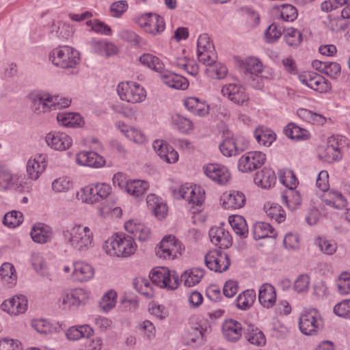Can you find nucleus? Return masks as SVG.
Wrapping results in <instances>:
<instances>
[{"mask_svg": "<svg viewBox=\"0 0 350 350\" xmlns=\"http://www.w3.org/2000/svg\"><path fill=\"white\" fill-rule=\"evenodd\" d=\"M65 243L78 252H85L93 245V233L88 226L76 225L63 230Z\"/></svg>", "mask_w": 350, "mask_h": 350, "instance_id": "obj_1", "label": "nucleus"}, {"mask_svg": "<svg viewBox=\"0 0 350 350\" xmlns=\"http://www.w3.org/2000/svg\"><path fill=\"white\" fill-rule=\"evenodd\" d=\"M103 247L110 256L127 258L135 252L137 244L133 237L116 233L105 242Z\"/></svg>", "mask_w": 350, "mask_h": 350, "instance_id": "obj_2", "label": "nucleus"}, {"mask_svg": "<svg viewBox=\"0 0 350 350\" xmlns=\"http://www.w3.org/2000/svg\"><path fill=\"white\" fill-rule=\"evenodd\" d=\"M52 63L62 68H74L79 62V53L68 46L54 49L49 55Z\"/></svg>", "mask_w": 350, "mask_h": 350, "instance_id": "obj_3", "label": "nucleus"}, {"mask_svg": "<svg viewBox=\"0 0 350 350\" xmlns=\"http://www.w3.org/2000/svg\"><path fill=\"white\" fill-rule=\"evenodd\" d=\"M150 278L153 284L167 290H176L179 285L177 273L175 271L172 272L167 267H157L152 269Z\"/></svg>", "mask_w": 350, "mask_h": 350, "instance_id": "obj_4", "label": "nucleus"}, {"mask_svg": "<svg viewBox=\"0 0 350 350\" xmlns=\"http://www.w3.org/2000/svg\"><path fill=\"white\" fill-rule=\"evenodd\" d=\"M117 92L121 100L131 103H141L145 100L144 88L136 82H121L118 85Z\"/></svg>", "mask_w": 350, "mask_h": 350, "instance_id": "obj_5", "label": "nucleus"}, {"mask_svg": "<svg viewBox=\"0 0 350 350\" xmlns=\"http://www.w3.org/2000/svg\"><path fill=\"white\" fill-rule=\"evenodd\" d=\"M299 325L304 334L312 336L322 329L323 321L317 310L312 308L301 315Z\"/></svg>", "mask_w": 350, "mask_h": 350, "instance_id": "obj_6", "label": "nucleus"}, {"mask_svg": "<svg viewBox=\"0 0 350 350\" xmlns=\"http://www.w3.org/2000/svg\"><path fill=\"white\" fill-rule=\"evenodd\" d=\"M184 247L173 235L165 236L161 241L159 245L155 248L156 255L163 259L172 260L181 254Z\"/></svg>", "mask_w": 350, "mask_h": 350, "instance_id": "obj_7", "label": "nucleus"}, {"mask_svg": "<svg viewBox=\"0 0 350 350\" xmlns=\"http://www.w3.org/2000/svg\"><path fill=\"white\" fill-rule=\"evenodd\" d=\"M204 262L210 270L219 273L228 270L230 265L229 256L219 250L208 252L204 256Z\"/></svg>", "mask_w": 350, "mask_h": 350, "instance_id": "obj_8", "label": "nucleus"}, {"mask_svg": "<svg viewBox=\"0 0 350 350\" xmlns=\"http://www.w3.org/2000/svg\"><path fill=\"white\" fill-rule=\"evenodd\" d=\"M174 197L176 199H185L190 204L201 205L205 198V192L200 187H187L183 185L178 189H172Z\"/></svg>", "mask_w": 350, "mask_h": 350, "instance_id": "obj_9", "label": "nucleus"}, {"mask_svg": "<svg viewBox=\"0 0 350 350\" xmlns=\"http://www.w3.org/2000/svg\"><path fill=\"white\" fill-rule=\"evenodd\" d=\"M266 155L260 151H251L239 160L238 168L242 172H250L260 168L266 161Z\"/></svg>", "mask_w": 350, "mask_h": 350, "instance_id": "obj_10", "label": "nucleus"}, {"mask_svg": "<svg viewBox=\"0 0 350 350\" xmlns=\"http://www.w3.org/2000/svg\"><path fill=\"white\" fill-rule=\"evenodd\" d=\"M137 23L152 35L159 34L165 29L163 18L157 14H144L137 18Z\"/></svg>", "mask_w": 350, "mask_h": 350, "instance_id": "obj_11", "label": "nucleus"}, {"mask_svg": "<svg viewBox=\"0 0 350 350\" xmlns=\"http://www.w3.org/2000/svg\"><path fill=\"white\" fill-rule=\"evenodd\" d=\"M83 192L87 198L86 201L95 203L101 200L106 199L111 192V187L106 183H93L83 189Z\"/></svg>", "mask_w": 350, "mask_h": 350, "instance_id": "obj_12", "label": "nucleus"}, {"mask_svg": "<svg viewBox=\"0 0 350 350\" xmlns=\"http://www.w3.org/2000/svg\"><path fill=\"white\" fill-rule=\"evenodd\" d=\"M31 109L36 114H41L52 110L51 96L44 92H33L29 95Z\"/></svg>", "mask_w": 350, "mask_h": 350, "instance_id": "obj_13", "label": "nucleus"}, {"mask_svg": "<svg viewBox=\"0 0 350 350\" xmlns=\"http://www.w3.org/2000/svg\"><path fill=\"white\" fill-rule=\"evenodd\" d=\"M342 136H331L327 139V145L320 157L329 163L339 161L342 158L339 144Z\"/></svg>", "mask_w": 350, "mask_h": 350, "instance_id": "obj_14", "label": "nucleus"}, {"mask_svg": "<svg viewBox=\"0 0 350 350\" xmlns=\"http://www.w3.org/2000/svg\"><path fill=\"white\" fill-rule=\"evenodd\" d=\"M204 174L211 180L219 185L226 184L230 178V174L224 165L217 163H210L203 167Z\"/></svg>", "mask_w": 350, "mask_h": 350, "instance_id": "obj_15", "label": "nucleus"}, {"mask_svg": "<svg viewBox=\"0 0 350 350\" xmlns=\"http://www.w3.org/2000/svg\"><path fill=\"white\" fill-rule=\"evenodd\" d=\"M211 241L219 248L227 249L232 245V239L229 232L224 228V224L212 227L208 232Z\"/></svg>", "mask_w": 350, "mask_h": 350, "instance_id": "obj_16", "label": "nucleus"}, {"mask_svg": "<svg viewBox=\"0 0 350 350\" xmlns=\"http://www.w3.org/2000/svg\"><path fill=\"white\" fill-rule=\"evenodd\" d=\"M246 327H243L242 324L235 320H226L222 325V333L226 340L229 342H236L245 333Z\"/></svg>", "mask_w": 350, "mask_h": 350, "instance_id": "obj_17", "label": "nucleus"}, {"mask_svg": "<svg viewBox=\"0 0 350 350\" xmlns=\"http://www.w3.org/2000/svg\"><path fill=\"white\" fill-rule=\"evenodd\" d=\"M1 308L9 314L18 315L24 313L27 308V300L25 296L18 295L10 299L4 301Z\"/></svg>", "mask_w": 350, "mask_h": 350, "instance_id": "obj_18", "label": "nucleus"}, {"mask_svg": "<svg viewBox=\"0 0 350 350\" xmlns=\"http://www.w3.org/2000/svg\"><path fill=\"white\" fill-rule=\"evenodd\" d=\"M46 142L54 150H65L72 144L71 137L65 133L51 132L46 136Z\"/></svg>", "mask_w": 350, "mask_h": 350, "instance_id": "obj_19", "label": "nucleus"}, {"mask_svg": "<svg viewBox=\"0 0 350 350\" xmlns=\"http://www.w3.org/2000/svg\"><path fill=\"white\" fill-rule=\"evenodd\" d=\"M76 162L80 165L98 168L105 165V159L96 152H81L76 156Z\"/></svg>", "mask_w": 350, "mask_h": 350, "instance_id": "obj_20", "label": "nucleus"}, {"mask_svg": "<svg viewBox=\"0 0 350 350\" xmlns=\"http://www.w3.org/2000/svg\"><path fill=\"white\" fill-rule=\"evenodd\" d=\"M125 230L133 235L132 237L140 241H147L151 238L150 228L144 224L137 223L134 220H129L125 223Z\"/></svg>", "mask_w": 350, "mask_h": 350, "instance_id": "obj_21", "label": "nucleus"}, {"mask_svg": "<svg viewBox=\"0 0 350 350\" xmlns=\"http://www.w3.org/2000/svg\"><path fill=\"white\" fill-rule=\"evenodd\" d=\"M30 234L34 242L41 244L51 241L53 237L52 228L43 223L33 225Z\"/></svg>", "mask_w": 350, "mask_h": 350, "instance_id": "obj_22", "label": "nucleus"}, {"mask_svg": "<svg viewBox=\"0 0 350 350\" xmlns=\"http://www.w3.org/2000/svg\"><path fill=\"white\" fill-rule=\"evenodd\" d=\"M224 96H227L231 101L237 105L243 104L248 100V96L244 89L234 83H229L224 85L221 89Z\"/></svg>", "mask_w": 350, "mask_h": 350, "instance_id": "obj_23", "label": "nucleus"}, {"mask_svg": "<svg viewBox=\"0 0 350 350\" xmlns=\"http://www.w3.org/2000/svg\"><path fill=\"white\" fill-rule=\"evenodd\" d=\"M160 75L163 83L172 88L186 90L189 86V81L186 78L169 70H163Z\"/></svg>", "mask_w": 350, "mask_h": 350, "instance_id": "obj_24", "label": "nucleus"}, {"mask_svg": "<svg viewBox=\"0 0 350 350\" xmlns=\"http://www.w3.org/2000/svg\"><path fill=\"white\" fill-rule=\"evenodd\" d=\"M46 166L45 156L39 154L33 159H29L27 163V173L28 177L33 180H37L44 171Z\"/></svg>", "mask_w": 350, "mask_h": 350, "instance_id": "obj_25", "label": "nucleus"}, {"mask_svg": "<svg viewBox=\"0 0 350 350\" xmlns=\"http://www.w3.org/2000/svg\"><path fill=\"white\" fill-rule=\"evenodd\" d=\"M94 275V270L90 265L82 261L73 264V271L71 276L74 280L80 282H86L92 279Z\"/></svg>", "mask_w": 350, "mask_h": 350, "instance_id": "obj_26", "label": "nucleus"}, {"mask_svg": "<svg viewBox=\"0 0 350 350\" xmlns=\"http://www.w3.org/2000/svg\"><path fill=\"white\" fill-rule=\"evenodd\" d=\"M258 301L264 308H272L276 301L275 288L268 283L261 285L258 291Z\"/></svg>", "mask_w": 350, "mask_h": 350, "instance_id": "obj_27", "label": "nucleus"}, {"mask_svg": "<svg viewBox=\"0 0 350 350\" xmlns=\"http://www.w3.org/2000/svg\"><path fill=\"white\" fill-rule=\"evenodd\" d=\"M245 200V196L242 192L233 191L228 194H224L222 205L228 209L240 208L244 206Z\"/></svg>", "mask_w": 350, "mask_h": 350, "instance_id": "obj_28", "label": "nucleus"}, {"mask_svg": "<svg viewBox=\"0 0 350 350\" xmlns=\"http://www.w3.org/2000/svg\"><path fill=\"white\" fill-rule=\"evenodd\" d=\"M254 180L258 186L268 189L275 185L276 176L271 169L263 168L256 174Z\"/></svg>", "mask_w": 350, "mask_h": 350, "instance_id": "obj_29", "label": "nucleus"}, {"mask_svg": "<svg viewBox=\"0 0 350 350\" xmlns=\"http://www.w3.org/2000/svg\"><path fill=\"white\" fill-rule=\"evenodd\" d=\"M57 120L60 124L67 127H80L84 124L83 118L78 113H58L57 115Z\"/></svg>", "mask_w": 350, "mask_h": 350, "instance_id": "obj_30", "label": "nucleus"}, {"mask_svg": "<svg viewBox=\"0 0 350 350\" xmlns=\"http://www.w3.org/2000/svg\"><path fill=\"white\" fill-rule=\"evenodd\" d=\"M184 105L189 111L198 116H204L209 111V106L196 97L186 98Z\"/></svg>", "mask_w": 350, "mask_h": 350, "instance_id": "obj_31", "label": "nucleus"}, {"mask_svg": "<svg viewBox=\"0 0 350 350\" xmlns=\"http://www.w3.org/2000/svg\"><path fill=\"white\" fill-rule=\"evenodd\" d=\"M254 239L256 240L266 237L275 238L277 233L275 229L266 222H257L252 228Z\"/></svg>", "mask_w": 350, "mask_h": 350, "instance_id": "obj_32", "label": "nucleus"}, {"mask_svg": "<svg viewBox=\"0 0 350 350\" xmlns=\"http://www.w3.org/2000/svg\"><path fill=\"white\" fill-rule=\"evenodd\" d=\"M228 221L233 231L241 239H245L248 235V228L244 217L241 215H230Z\"/></svg>", "mask_w": 350, "mask_h": 350, "instance_id": "obj_33", "label": "nucleus"}, {"mask_svg": "<svg viewBox=\"0 0 350 350\" xmlns=\"http://www.w3.org/2000/svg\"><path fill=\"white\" fill-rule=\"evenodd\" d=\"M324 197L326 204L337 209H342L347 206V202L342 194L336 190H327Z\"/></svg>", "mask_w": 350, "mask_h": 350, "instance_id": "obj_34", "label": "nucleus"}, {"mask_svg": "<svg viewBox=\"0 0 350 350\" xmlns=\"http://www.w3.org/2000/svg\"><path fill=\"white\" fill-rule=\"evenodd\" d=\"M149 184L148 182L142 180H130L126 183L125 191L136 197L139 198L144 195L148 189Z\"/></svg>", "mask_w": 350, "mask_h": 350, "instance_id": "obj_35", "label": "nucleus"}, {"mask_svg": "<svg viewBox=\"0 0 350 350\" xmlns=\"http://www.w3.org/2000/svg\"><path fill=\"white\" fill-rule=\"evenodd\" d=\"M146 202L150 209L154 212L157 217L163 218L165 216L167 212V207L156 195H148Z\"/></svg>", "mask_w": 350, "mask_h": 350, "instance_id": "obj_36", "label": "nucleus"}, {"mask_svg": "<svg viewBox=\"0 0 350 350\" xmlns=\"http://www.w3.org/2000/svg\"><path fill=\"white\" fill-rule=\"evenodd\" d=\"M245 335L247 340L256 346H262L266 342L264 334L253 325H247L245 329Z\"/></svg>", "mask_w": 350, "mask_h": 350, "instance_id": "obj_37", "label": "nucleus"}, {"mask_svg": "<svg viewBox=\"0 0 350 350\" xmlns=\"http://www.w3.org/2000/svg\"><path fill=\"white\" fill-rule=\"evenodd\" d=\"M93 333V329L90 325H83L69 328L66 332V336L70 340H76L81 338H88Z\"/></svg>", "mask_w": 350, "mask_h": 350, "instance_id": "obj_38", "label": "nucleus"}, {"mask_svg": "<svg viewBox=\"0 0 350 350\" xmlns=\"http://www.w3.org/2000/svg\"><path fill=\"white\" fill-rule=\"evenodd\" d=\"M281 198L282 202L291 211L297 209L301 203L300 193L295 189H288L282 193Z\"/></svg>", "mask_w": 350, "mask_h": 350, "instance_id": "obj_39", "label": "nucleus"}, {"mask_svg": "<svg viewBox=\"0 0 350 350\" xmlns=\"http://www.w3.org/2000/svg\"><path fill=\"white\" fill-rule=\"evenodd\" d=\"M0 276L4 283L8 287H12L16 284L17 275L14 265L9 262H4L0 268Z\"/></svg>", "mask_w": 350, "mask_h": 350, "instance_id": "obj_40", "label": "nucleus"}, {"mask_svg": "<svg viewBox=\"0 0 350 350\" xmlns=\"http://www.w3.org/2000/svg\"><path fill=\"white\" fill-rule=\"evenodd\" d=\"M308 88L319 92H326L331 90V83L322 76L312 73L310 75Z\"/></svg>", "mask_w": 350, "mask_h": 350, "instance_id": "obj_41", "label": "nucleus"}, {"mask_svg": "<svg viewBox=\"0 0 350 350\" xmlns=\"http://www.w3.org/2000/svg\"><path fill=\"white\" fill-rule=\"evenodd\" d=\"M242 68L245 70V77H252L262 71V64L255 57H247L243 62Z\"/></svg>", "mask_w": 350, "mask_h": 350, "instance_id": "obj_42", "label": "nucleus"}, {"mask_svg": "<svg viewBox=\"0 0 350 350\" xmlns=\"http://www.w3.org/2000/svg\"><path fill=\"white\" fill-rule=\"evenodd\" d=\"M275 134L264 126L258 127L254 131V137L259 144L269 146L275 139Z\"/></svg>", "mask_w": 350, "mask_h": 350, "instance_id": "obj_43", "label": "nucleus"}, {"mask_svg": "<svg viewBox=\"0 0 350 350\" xmlns=\"http://www.w3.org/2000/svg\"><path fill=\"white\" fill-rule=\"evenodd\" d=\"M139 62L144 66L154 70L160 74L164 70V64L159 57L150 53H144L139 58Z\"/></svg>", "mask_w": 350, "mask_h": 350, "instance_id": "obj_44", "label": "nucleus"}, {"mask_svg": "<svg viewBox=\"0 0 350 350\" xmlns=\"http://www.w3.org/2000/svg\"><path fill=\"white\" fill-rule=\"evenodd\" d=\"M204 275V271L199 268H193L185 271L181 275L187 286L191 287L198 284Z\"/></svg>", "mask_w": 350, "mask_h": 350, "instance_id": "obj_45", "label": "nucleus"}, {"mask_svg": "<svg viewBox=\"0 0 350 350\" xmlns=\"http://www.w3.org/2000/svg\"><path fill=\"white\" fill-rule=\"evenodd\" d=\"M264 209L267 215L278 223L283 222L286 219V213L282 206L278 204L267 202Z\"/></svg>", "mask_w": 350, "mask_h": 350, "instance_id": "obj_46", "label": "nucleus"}, {"mask_svg": "<svg viewBox=\"0 0 350 350\" xmlns=\"http://www.w3.org/2000/svg\"><path fill=\"white\" fill-rule=\"evenodd\" d=\"M256 299V292L254 290H246L241 293L236 299V306L241 310L249 308Z\"/></svg>", "mask_w": 350, "mask_h": 350, "instance_id": "obj_47", "label": "nucleus"}, {"mask_svg": "<svg viewBox=\"0 0 350 350\" xmlns=\"http://www.w3.org/2000/svg\"><path fill=\"white\" fill-rule=\"evenodd\" d=\"M284 133L292 139H305L308 137V131L294 123H289L284 129Z\"/></svg>", "mask_w": 350, "mask_h": 350, "instance_id": "obj_48", "label": "nucleus"}, {"mask_svg": "<svg viewBox=\"0 0 350 350\" xmlns=\"http://www.w3.org/2000/svg\"><path fill=\"white\" fill-rule=\"evenodd\" d=\"M83 296V289H76L74 291L66 293L62 297V304L66 307L79 306L82 301Z\"/></svg>", "mask_w": 350, "mask_h": 350, "instance_id": "obj_49", "label": "nucleus"}, {"mask_svg": "<svg viewBox=\"0 0 350 350\" xmlns=\"http://www.w3.org/2000/svg\"><path fill=\"white\" fill-rule=\"evenodd\" d=\"M286 43L293 47H297L303 40L301 33L294 28L287 29L284 33Z\"/></svg>", "mask_w": 350, "mask_h": 350, "instance_id": "obj_50", "label": "nucleus"}, {"mask_svg": "<svg viewBox=\"0 0 350 350\" xmlns=\"http://www.w3.org/2000/svg\"><path fill=\"white\" fill-rule=\"evenodd\" d=\"M117 293L113 290L108 291L102 297L100 301V307L104 312H109L116 304Z\"/></svg>", "mask_w": 350, "mask_h": 350, "instance_id": "obj_51", "label": "nucleus"}, {"mask_svg": "<svg viewBox=\"0 0 350 350\" xmlns=\"http://www.w3.org/2000/svg\"><path fill=\"white\" fill-rule=\"evenodd\" d=\"M23 221V215L21 212L12 211L4 215L3 224L10 228L18 226Z\"/></svg>", "mask_w": 350, "mask_h": 350, "instance_id": "obj_52", "label": "nucleus"}, {"mask_svg": "<svg viewBox=\"0 0 350 350\" xmlns=\"http://www.w3.org/2000/svg\"><path fill=\"white\" fill-rule=\"evenodd\" d=\"M279 16L285 21H293L297 17V10L290 4H283L278 8Z\"/></svg>", "mask_w": 350, "mask_h": 350, "instance_id": "obj_53", "label": "nucleus"}, {"mask_svg": "<svg viewBox=\"0 0 350 350\" xmlns=\"http://www.w3.org/2000/svg\"><path fill=\"white\" fill-rule=\"evenodd\" d=\"M206 74L213 79H222L228 72L226 66L220 63H215L206 69Z\"/></svg>", "mask_w": 350, "mask_h": 350, "instance_id": "obj_54", "label": "nucleus"}, {"mask_svg": "<svg viewBox=\"0 0 350 350\" xmlns=\"http://www.w3.org/2000/svg\"><path fill=\"white\" fill-rule=\"evenodd\" d=\"M315 243L320 250L326 255H332L336 252L337 244L325 237H318Z\"/></svg>", "mask_w": 350, "mask_h": 350, "instance_id": "obj_55", "label": "nucleus"}, {"mask_svg": "<svg viewBox=\"0 0 350 350\" xmlns=\"http://www.w3.org/2000/svg\"><path fill=\"white\" fill-rule=\"evenodd\" d=\"M206 328H204L202 325L196 323L191 327L189 331L191 343L202 344L204 340V334Z\"/></svg>", "mask_w": 350, "mask_h": 350, "instance_id": "obj_56", "label": "nucleus"}, {"mask_svg": "<svg viewBox=\"0 0 350 350\" xmlns=\"http://www.w3.org/2000/svg\"><path fill=\"white\" fill-rule=\"evenodd\" d=\"M280 181L285 185L288 189H295L298 184V180L291 170H286L282 174H280Z\"/></svg>", "mask_w": 350, "mask_h": 350, "instance_id": "obj_57", "label": "nucleus"}, {"mask_svg": "<svg viewBox=\"0 0 350 350\" xmlns=\"http://www.w3.org/2000/svg\"><path fill=\"white\" fill-rule=\"evenodd\" d=\"M197 55L199 62L208 67L215 64L217 58L215 49L197 51Z\"/></svg>", "mask_w": 350, "mask_h": 350, "instance_id": "obj_58", "label": "nucleus"}, {"mask_svg": "<svg viewBox=\"0 0 350 350\" xmlns=\"http://www.w3.org/2000/svg\"><path fill=\"white\" fill-rule=\"evenodd\" d=\"M282 36V29L275 23L271 24L265 32V40L267 43L276 42Z\"/></svg>", "mask_w": 350, "mask_h": 350, "instance_id": "obj_59", "label": "nucleus"}, {"mask_svg": "<svg viewBox=\"0 0 350 350\" xmlns=\"http://www.w3.org/2000/svg\"><path fill=\"white\" fill-rule=\"evenodd\" d=\"M334 312L338 317L350 319V299H344L334 308Z\"/></svg>", "mask_w": 350, "mask_h": 350, "instance_id": "obj_60", "label": "nucleus"}, {"mask_svg": "<svg viewBox=\"0 0 350 350\" xmlns=\"http://www.w3.org/2000/svg\"><path fill=\"white\" fill-rule=\"evenodd\" d=\"M221 152L226 157L237 154L233 138H227L219 145Z\"/></svg>", "mask_w": 350, "mask_h": 350, "instance_id": "obj_61", "label": "nucleus"}, {"mask_svg": "<svg viewBox=\"0 0 350 350\" xmlns=\"http://www.w3.org/2000/svg\"><path fill=\"white\" fill-rule=\"evenodd\" d=\"M174 124L177 126L178 129L182 133H187L193 128L191 121L180 115H176L173 119Z\"/></svg>", "mask_w": 350, "mask_h": 350, "instance_id": "obj_62", "label": "nucleus"}, {"mask_svg": "<svg viewBox=\"0 0 350 350\" xmlns=\"http://www.w3.org/2000/svg\"><path fill=\"white\" fill-rule=\"evenodd\" d=\"M338 292L342 295L350 293V275L347 273H342L338 281Z\"/></svg>", "mask_w": 350, "mask_h": 350, "instance_id": "obj_63", "label": "nucleus"}, {"mask_svg": "<svg viewBox=\"0 0 350 350\" xmlns=\"http://www.w3.org/2000/svg\"><path fill=\"white\" fill-rule=\"evenodd\" d=\"M32 327L40 334H49L52 332V326L45 319H33L31 323Z\"/></svg>", "mask_w": 350, "mask_h": 350, "instance_id": "obj_64", "label": "nucleus"}]
</instances>
